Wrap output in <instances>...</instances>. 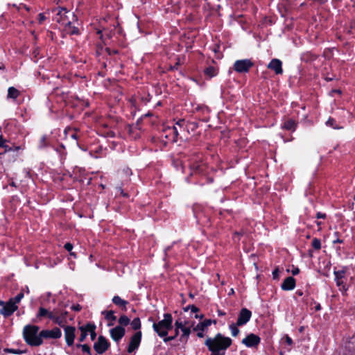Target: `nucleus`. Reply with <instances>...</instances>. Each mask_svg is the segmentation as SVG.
<instances>
[{
  "label": "nucleus",
  "instance_id": "1",
  "mask_svg": "<svg viewBox=\"0 0 355 355\" xmlns=\"http://www.w3.org/2000/svg\"><path fill=\"white\" fill-rule=\"evenodd\" d=\"M232 340L221 334H217L214 338H208L205 345L211 352V355H225L227 349L232 345Z\"/></svg>",
  "mask_w": 355,
  "mask_h": 355
},
{
  "label": "nucleus",
  "instance_id": "2",
  "mask_svg": "<svg viewBox=\"0 0 355 355\" xmlns=\"http://www.w3.org/2000/svg\"><path fill=\"white\" fill-rule=\"evenodd\" d=\"M23 336L25 341L31 346H39L42 343L39 327L36 325H26L23 329Z\"/></svg>",
  "mask_w": 355,
  "mask_h": 355
},
{
  "label": "nucleus",
  "instance_id": "3",
  "mask_svg": "<svg viewBox=\"0 0 355 355\" xmlns=\"http://www.w3.org/2000/svg\"><path fill=\"white\" fill-rule=\"evenodd\" d=\"M24 297L22 292L19 293L15 297L10 298L8 302L0 301V313L5 318L10 316L17 309V304Z\"/></svg>",
  "mask_w": 355,
  "mask_h": 355
},
{
  "label": "nucleus",
  "instance_id": "4",
  "mask_svg": "<svg viewBox=\"0 0 355 355\" xmlns=\"http://www.w3.org/2000/svg\"><path fill=\"white\" fill-rule=\"evenodd\" d=\"M172 322V315L170 313H165L162 320L153 323V328L159 336L165 337L173 327Z\"/></svg>",
  "mask_w": 355,
  "mask_h": 355
},
{
  "label": "nucleus",
  "instance_id": "5",
  "mask_svg": "<svg viewBox=\"0 0 355 355\" xmlns=\"http://www.w3.org/2000/svg\"><path fill=\"white\" fill-rule=\"evenodd\" d=\"M76 15L66 9L62 8L58 14L57 21L64 26L70 24V23L77 22Z\"/></svg>",
  "mask_w": 355,
  "mask_h": 355
},
{
  "label": "nucleus",
  "instance_id": "6",
  "mask_svg": "<svg viewBox=\"0 0 355 355\" xmlns=\"http://www.w3.org/2000/svg\"><path fill=\"white\" fill-rule=\"evenodd\" d=\"M253 66V62L249 59L239 60L234 64V69L238 73H247Z\"/></svg>",
  "mask_w": 355,
  "mask_h": 355
},
{
  "label": "nucleus",
  "instance_id": "7",
  "mask_svg": "<svg viewBox=\"0 0 355 355\" xmlns=\"http://www.w3.org/2000/svg\"><path fill=\"white\" fill-rule=\"evenodd\" d=\"M261 342L259 336L254 334H250L245 338H244L241 343L245 345L247 347L254 348L257 347Z\"/></svg>",
  "mask_w": 355,
  "mask_h": 355
},
{
  "label": "nucleus",
  "instance_id": "8",
  "mask_svg": "<svg viewBox=\"0 0 355 355\" xmlns=\"http://www.w3.org/2000/svg\"><path fill=\"white\" fill-rule=\"evenodd\" d=\"M163 133L164 134V137L168 141L171 142H176L178 137V130L177 129V126L172 127H166L163 129Z\"/></svg>",
  "mask_w": 355,
  "mask_h": 355
},
{
  "label": "nucleus",
  "instance_id": "9",
  "mask_svg": "<svg viewBox=\"0 0 355 355\" xmlns=\"http://www.w3.org/2000/svg\"><path fill=\"white\" fill-rule=\"evenodd\" d=\"M108 341L103 336H100L96 343L94 345V348L98 354L104 353L109 347Z\"/></svg>",
  "mask_w": 355,
  "mask_h": 355
},
{
  "label": "nucleus",
  "instance_id": "10",
  "mask_svg": "<svg viewBox=\"0 0 355 355\" xmlns=\"http://www.w3.org/2000/svg\"><path fill=\"white\" fill-rule=\"evenodd\" d=\"M252 313L246 308H243L239 312V317L236 321L238 326H243L251 318Z\"/></svg>",
  "mask_w": 355,
  "mask_h": 355
},
{
  "label": "nucleus",
  "instance_id": "11",
  "mask_svg": "<svg viewBox=\"0 0 355 355\" xmlns=\"http://www.w3.org/2000/svg\"><path fill=\"white\" fill-rule=\"evenodd\" d=\"M141 332L137 331L130 338V341L128 347V352L132 353L135 349H137L141 343Z\"/></svg>",
  "mask_w": 355,
  "mask_h": 355
},
{
  "label": "nucleus",
  "instance_id": "12",
  "mask_svg": "<svg viewBox=\"0 0 355 355\" xmlns=\"http://www.w3.org/2000/svg\"><path fill=\"white\" fill-rule=\"evenodd\" d=\"M62 336L61 330L55 327L51 330H42L40 331V336H42V340L43 338H59Z\"/></svg>",
  "mask_w": 355,
  "mask_h": 355
},
{
  "label": "nucleus",
  "instance_id": "13",
  "mask_svg": "<svg viewBox=\"0 0 355 355\" xmlns=\"http://www.w3.org/2000/svg\"><path fill=\"white\" fill-rule=\"evenodd\" d=\"M64 338L67 345L71 346L73 344L74 338L76 337V329L71 326H66L64 327Z\"/></svg>",
  "mask_w": 355,
  "mask_h": 355
},
{
  "label": "nucleus",
  "instance_id": "14",
  "mask_svg": "<svg viewBox=\"0 0 355 355\" xmlns=\"http://www.w3.org/2000/svg\"><path fill=\"white\" fill-rule=\"evenodd\" d=\"M111 338L115 341L119 342L125 335V329L121 326H116V327L110 330Z\"/></svg>",
  "mask_w": 355,
  "mask_h": 355
},
{
  "label": "nucleus",
  "instance_id": "15",
  "mask_svg": "<svg viewBox=\"0 0 355 355\" xmlns=\"http://www.w3.org/2000/svg\"><path fill=\"white\" fill-rule=\"evenodd\" d=\"M267 67L273 70L277 75L283 73L282 62L280 60L274 58L268 64Z\"/></svg>",
  "mask_w": 355,
  "mask_h": 355
},
{
  "label": "nucleus",
  "instance_id": "16",
  "mask_svg": "<svg viewBox=\"0 0 355 355\" xmlns=\"http://www.w3.org/2000/svg\"><path fill=\"white\" fill-rule=\"evenodd\" d=\"M295 287V279L293 277H286L282 284L281 288L284 291H291Z\"/></svg>",
  "mask_w": 355,
  "mask_h": 355
},
{
  "label": "nucleus",
  "instance_id": "17",
  "mask_svg": "<svg viewBox=\"0 0 355 355\" xmlns=\"http://www.w3.org/2000/svg\"><path fill=\"white\" fill-rule=\"evenodd\" d=\"M78 25V22L70 23V24L67 25L65 28V31L70 35H78L79 29L77 26Z\"/></svg>",
  "mask_w": 355,
  "mask_h": 355
},
{
  "label": "nucleus",
  "instance_id": "18",
  "mask_svg": "<svg viewBox=\"0 0 355 355\" xmlns=\"http://www.w3.org/2000/svg\"><path fill=\"white\" fill-rule=\"evenodd\" d=\"M112 301L115 305L122 308L125 311L126 310V306L128 302L121 299L119 296H114Z\"/></svg>",
  "mask_w": 355,
  "mask_h": 355
},
{
  "label": "nucleus",
  "instance_id": "19",
  "mask_svg": "<svg viewBox=\"0 0 355 355\" xmlns=\"http://www.w3.org/2000/svg\"><path fill=\"white\" fill-rule=\"evenodd\" d=\"M19 94V91L14 87H10L8 89V98H9L16 99Z\"/></svg>",
  "mask_w": 355,
  "mask_h": 355
},
{
  "label": "nucleus",
  "instance_id": "20",
  "mask_svg": "<svg viewBox=\"0 0 355 355\" xmlns=\"http://www.w3.org/2000/svg\"><path fill=\"white\" fill-rule=\"evenodd\" d=\"M345 271L344 270H338L334 271L335 280L337 286H340L343 284L342 279L344 277Z\"/></svg>",
  "mask_w": 355,
  "mask_h": 355
},
{
  "label": "nucleus",
  "instance_id": "21",
  "mask_svg": "<svg viewBox=\"0 0 355 355\" xmlns=\"http://www.w3.org/2000/svg\"><path fill=\"white\" fill-rule=\"evenodd\" d=\"M86 326H87V334L89 333L92 340H94L96 336V334L95 332V329H96L95 324H91V323H87L86 324Z\"/></svg>",
  "mask_w": 355,
  "mask_h": 355
},
{
  "label": "nucleus",
  "instance_id": "22",
  "mask_svg": "<svg viewBox=\"0 0 355 355\" xmlns=\"http://www.w3.org/2000/svg\"><path fill=\"white\" fill-rule=\"evenodd\" d=\"M211 320H205V321L200 322L197 324L196 327L194 329L195 330H200L203 331L205 328L211 325Z\"/></svg>",
  "mask_w": 355,
  "mask_h": 355
},
{
  "label": "nucleus",
  "instance_id": "23",
  "mask_svg": "<svg viewBox=\"0 0 355 355\" xmlns=\"http://www.w3.org/2000/svg\"><path fill=\"white\" fill-rule=\"evenodd\" d=\"M296 127V123L295 121L292 119H289L286 121L283 125V128L288 130H295Z\"/></svg>",
  "mask_w": 355,
  "mask_h": 355
},
{
  "label": "nucleus",
  "instance_id": "24",
  "mask_svg": "<svg viewBox=\"0 0 355 355\" xmlns=\"http://www.w3.org/2000/svg\"><path fill=\"white\" fill-rule=\"evenodd\" d=\"M53 322L62 327H64V323L66 322V320L64 319V316H63L62 313H58V315L56 316Z\"/></svg>",
  "mask_w": 355,
  "mask_h": 355
},
{
  "label": "nucleus",
  "instance_id": "25",
  "mask_svg": "<svg viewBox=\"0 0 355 355\" xmlns=\"http://www.w3.org/2000/svg\"><path fill=\"white\" fill-rule=\"evenodd\" d=\"M181 331H182L181 338H184L187 340L191 333L190 326L185 322V325L181 329Z\"/></svg>",
  "mask_w": 355,
  "mask_h": 355
},
{
  "label": "nucleus",
  "instance_id": "26",
  "mask_svg": "<svg viewBox=\"0 0 355 355\" xmlns=\"http://www.w3.org/2000/svg\"><path fill=\"white\" fill-rule=\"evenodd\" d=\"M79 329L81 331V334H80V336L79 337L78 340H79V342L81 343L85 340V339L86 338V337L87 336V326L86 325L80 326L79 327Z\"/></svg>",
  "mask_w": 355,
  "mask_h": 355
},
{
  "label": "nucleus",
  "instance_id": "27",
  "mask_svg": "<svg viewBox=\"0 0 355 355\" xmlns=\"http://www.w3.org/2000/svg\"><path fill=\"white\" fill-rule=\"evenodd\" d=\"M49 310L44 308V307H40L38 310V313L37 314V318H48L49 314Z\"/></svg>",
  "mask_w": 355,
  "mask_h": 355
},
{
  "label": "nucleus",
  "instance_id": "28",
  "mask_svg": "<svg viewBox=\"0 0 355 355\" xmlns=\"http://www.w3.org/2000/svg\"><path fill=\"white\" fill-rule=\"evenodd\" d=\"M131 327L134 330L139 329L141 327V321L139 318H135L133 319V320L130 322Z\"/></svg>",
  "mask_w": 355,
  "mask_h": 355
},
{
  "label": "nucleus",
  "instance_id": "29",
  "mask_svg": "<svg viewBox=\"0 0 355 355\" xmlns=\"http://www.w3.org/2000/svg\"><path fill=\"white\" fill-rule=\"evenodd\" d=\"M238 325L236 324H231L230 325V329L231 331V333H232V336H234V337H236L239 335V332H240V330L238 329Z\"/></svg>",
  "mask_w": 355,
  "mask_h": 355
},
{
  "label": "nucleus",
  "instance_id": "30",
  "mask_svg": "<svg viewBox=\"0 0 355 355\" xmlns=\"http://www.w3.org/2000/svg\"><path fill=\"white\" fill-rule=\"evenodd\" d=\"M205 73L206 75L211 78L216 75V70L214 67H209L205 69Z\"/></svg>",
  "mask_w": 355,
  "mask_h": 355
},
{
  "label": "nucleus",
  "instance_id": "31",
  "mask_svg": "<svg viewBox=\"0 0 355 355\" xmlns=\"http://www.w3.org/2000/svg\"><path fill=\"white\" fill-rule=\"evenodd\" d=\"M103 313L105 314V319L107 320L115 321L116 319L112 311H105Z\"/></svg>",
  "mask_w": 355,
  "mask_h": 355
},
{
  "label": "nucleus",
  "instance_id": "32",
  "mask_svg": "<svg viewBox=\"0 0 355 355\" xmlns=\"http://www.w3.org/2000/svg\"><path fill=\"white\" fill-rule=\"evenodd\" d=\"M119 326H127L130 323V319L126 315H121L119 319Z\"/></svg>",
  "mask_w": 355,
  "mask_h": 355
},
{
  "label": "nucleus",
  "instance_id": "33",
  "mask_svg": "<svg viewBox=\"0 0 355 355\" xmlns=\"http://www.w3.org/2000/svg\"><path fill=\"white\" fill-rule=\"evenodd\" d=\"M58 312L59 311L55 309H53V311H49L48 314V318L53 322L56 316L58 315Z\"/></svg>",
  "mask_w": 355,
  "mask_h": 355
},
{
  "label": "nucleus",
  "instance_id": "34",
  "mask_svg": "<svg viewBox=\"0 0 355 355\" xmlns=\"http://www.w3.org/2000/svg\"><path fill=\"white\" fill-rule=\"evenodd\" d=\"M312 246L315 250H320L321 248V241L317 238H314L312 241Z\"/></svg>",
  "mask_w": 355,
  "mask_h": 355
},
{
  "label": "nucleus",
  "instance_id": "35",
  "mask_svg": "<svg viewBox=\"0 0 355 355\" xmlns=\"http://www.w3.org/2000/svg\"><path fill=\"white\" fill-rule=\"evenodd\" d=\"M46 146H47L46 137L45 135H44L40 139L38 147L40 148H43Z\"/></svg>",
  "mask_w": 355,
  "mask_h": 355
},
{
  "label": "nucleus",
  "instance_id": "36",
  "mask_svg": "<svg viewBox=\"0 0 355 355\" xmlns=\"http://www.w3.org/2000/svg\"><path fill=\"white\" fill-rule=\"evenodd\" d=\"M76 347L78 348H81L83 352H86L89 354H90V347L87 345H81V344H77Z\"/></svg>",
  "mask_w": 355,
  "mask_h": 355
},
{
  "label": "nucleus",
  "instance_id": "37",
  "mask_svg": "<svg viewBox=\"0 0 355 355\" xmlns=\"http://www.w3.org/2000/svg\"><path fill=\"white\" fill-rule=\"evenodd\" d=\"M335 123H336V121H335V119H333V118H329V119L327 121V122H326V124H327V125H328V126H330V127H331V128H334V129H338V128H339L338 127H337V126L335 125Z\"/></svg>",
  "mask_w": 355,
  "mask_h": 355
},
{
  "label": "nucleus",
  "instance_id": "38",
  "mask_svg": "<svg viewBox=\"0 0 355 355\" xmlns=\"http://www.w3.org/2000/svg\"><path fill=\"white\" fill-rule=\"evenodd\" d=\"M175 327H176V329H175V333H176V335L178 334V330L179 329H182L184 325H185V323L184 324H182V322H179L178 320L175 322Z\"/></svg>",
  "mask_w": 355,
  "mask_h": 355
},
{
  "label": "nucleus",
  "instance_id": "39",
  "mask_svg": "<svg viewBox=\"0 0 355 355\" xmlns=\"http://www.w3.org/2000/svg\"><path fill=\"white\" fill-rule=\"evenodd\" d=\"M185 124H186V122L184 120H180L173 126H178L180 128V129H182V128L184 129Z\"/></svg>",
  "mask_w": 355,
  "mask_h": 355
},
{
  "label": "nucleus",
  "instance_id": "40",
  "mask_svg": "<svg viewBox=\"0 0 355 355\" xmlns=\"http://www.w3.org/2000/svg\"><path fill=\"white\" fill-rule=\"evenodd\" d=\"M46 19L45 15L43 13H40L38 15V21L40 24H42Z\"/></svg>",
  "mask_w": 355,
  "mask_h": 355
},
{
  "label": "nucleus",
  "instance_id": "41",
  "mask_svg": "<svg viewBox=\"0 0 355 355\" xmlns=\"http://www.w3.org/2000/svg\"><path fill=\"white\" fill-rule=\"evenodd\" d=\"M178 335H175L173 336H168L166 337V336L165 337H163L164 338V342L165 343H167V342H169L171 340H173V339H175V338Z\"/></svg>",
  "mask_w": 355,
  "mask_h": 355
},
{
  "label": "nucleus",
  "instance_id": "42",
  "mask_svg": "<svg viewBox=\"0 0 355 355\" xmlns=\"http://www.w3.org/2000/svg\"><path fill=\"white\" fill-rule=\"evenodd\" d=\"M64 248L69 251V252H71L73 249V245L70 243H67L65 245H64Z\"/></svg>",
  "mask_w": 355,
  "mask_h": 355
},
{
  "label": "nucleus",
  "instance_id": "43",
  "mask_svg": "<svg viewBox=\"0 0 355 355\" xmlns=\"http://www.w3.org/2000/svg\"><path fill=\"white\" fill-rule=\"evenodd\" d=\"M279 269L278 268H275L273 270V272H272L273 278L274 279H278L279 278Z\"/></svg>",
  "mask_w": 355,
  "mask_h": 355
},
{
  "label": "nucleus",
  "instance_id": "44",
  "mask_svg": "<svg viewBox=\"0 0 355 355\" xmlns=\"http://www.w3.org/2000/svg\"><path fill=\"white\" fill-rule=\"evenodd\" d=\"M189 308H191L190 310L192 313H196L198 311V309L194 305H189Z\"/></svg>",
  "mask_w": 355,
  "mask_h": 355
},
{
  "label": "nucleus",
  "instance_id": "45",
  "mask_svg": "<svg viewBox=\"0 0 355 355\" xmlns=\"http://www.w3.org/2000/svg\"><path fill=\"white\" fill-rule=\"evenodd\" d=\"M285 340H286V343L288 345H292L293 340H292V339L288 336H286Z\"/></svg>",
  "mask_w": 355,
  "mask_h": 355
},
{
  "label": "nucleus",
  "instance_id": "46",
  "mask_svg": "<svg viewBox=\"0 0 355 355\" xmlns=\"http://www.w3.org/2000/svg\"><path fill=\"white\" fill-rule=\"evenodd\" d=\"M71 309L76 311H79L81 309V306L79 304L73 305Z\"/></svg>",
  "mask_w": 355,
  "mask_h": 355
},
{
  "label": "nucleus",
  "instance_id": "47",
  "mask_svg": "<svg viewBox=\"0 0 355 355\" xmlns=\"http://www.w3.org/2000/svg\"><path fill=\"white\" fill-rule=\"evenodd\" d=\"M316 217L318 218H325L326 215H325V214H322V213L318 212L316 214Z\"/></svg>",
  "mask_w": 355,
  "mask_h": 355
},
{
  "label": "nucleus",
  "instance_id": "48",
  "mask_svg": "<svg viewBox=\"0 0 355 355\" xmlns=\"http://www.w3.org/2000/svg\"><path fill=\"white\" fill-rule=\"evenodd\" d=\"M6 140L3 139L2 135H0V147L4 146Z\"/></svg>",
  "mask_w": 355,
  "mask_h": 355
},
{
  "label": "nucleus",
  "instance_id": "49",
  "mask_svg": "<svg viewBox=\"0 0 355 355\" xmlns=\"http://www.w3.org/2000/svg\"><path fill=\"white\" fill-rule=\"evenodd\" d=\"M300 272V269L298 268H296L292 270V274L293 275H296Z\"/></svg>",
  "mask_w": 355,
  "mask_h": 355
},
{
  "label": "nucleus",
  "instance_id": "50",
  "mask_svg": "<svg viewBox=\"0 0 355 355\" xmlns=\"http://www.w3.org/2000/svg\"><path fill=\"white\" fill-rule=\"evenodd\" d=\"M1 147L5 149V152H8V151L11 150V148L9 147L8 145H5L4 144V146H1Z\"/></svg>",
  "mask_w": 355,
  "mask_h": 355
},
{
  "label": "nucleus",
  "instance_id": "51",
  "mask_svg": "<svg viewBox=\"0 0 355 355\" xmlns=\"http://www.w3.org/2000/svg\"><path fill=\"white\" fill-rule=\"evenodd\" d=\"M217 312H218V315L219 316H223V315H225V312H223V311H222L221 310H218V311H217Z\"/></svg>",
  "mask_w": 355,
  "mask_h": 355
},
{
  "label": "nucleus",
  "instance_id": "52",
  "mask_svg": "<svg viewBox=\"0 0 355 355\" xmlns=\"http://www.w3.org/2000/svg\"><path fill=\"white\" fill-rule=\"evenodd\" d=\"M71 137L75 140H77L78 139V135L76 134V133H73L71 135Z\"/></svg>",
  "mask_w": 355,
  "mask_h": 355
},
{
  "label": "nucleus",
  "instance_id": "53",
  "mask_svg": "<svg viewBox=\"0 0 355 355\" xmlns=\"http://www.w3.org/2000/svg\"><path fill=\"white\" fill-rule=\"evenodd\" d=\"M8 351L9 352H11V353H13V354H19V353L17 350L12 349H8Z\"/></svg>",
  "mask_w": 355,
  "mask_h": 355
},
{
  "label": "nucleus",
  "instance_id": "54",
  "mask_svg": "<svg viewBox=\"0 0 355 355\" xmlns=\"http://www.w3.org/2000/svg\"><path fill=\"white\" fill-rule=\"evenodd\" d=\"M197 336H198L199 338H202V337H203V336H204L203 333H202V331H200V332H198V333L197 334Z\"/></svg>",
  "mask_w": 355,
  "mask_h": 355
},
{
  "label": "nucleus",
  "instance_id": "55",
  "mask_svg": "<svg viewBox=\"0 0 355 355\" xmlns=\"http://www.w3.org/2000/svg\"><path fill=\"white\" fill-rule=\"evenodd\" d=\"M59 313H62L63 316H64V319H66V316L67 315V311H64V312H60L59 311Z\"/></svg>",
  "mask_w": 355,
  "mask_h": 355
},
{
  "label": "nucleus",
  "instance_id": "56",
  "mask_svg": "<svg viewBox=\"0 0 355 355\" xmlns=\"http://www.w3.org/2000/svg\"><path fill=\"white\" fill-rule=\"evenodd\" d=\"M71 130V128H67L65 130H64V134L67 135L68 131H70Z\"/></svg>",
  "mask_w": 355,
  "mask_h": 355
},
{
  "label": "nucleus",
  "instance_id": "57",
  "mask_svg": "<svg viewBox=\"0 0 355 355\" xmlns=\"http://www.w3.org/2000/svg\"><path fill=\"white\" fill-rule=\"evenodd\" d=\"M70 255L76 257V254L71 251L70 252Z\"/></svg>",
  "mask_w": 355,
  "mask_h": 355
},
{
  "label": "nucleus",
  "instance_id": "58",
  "mask_svg": "<svg viewBox=\"0 0 355 355\" xmlns=\"http://www.w3.org/2000/svg\"><path fill=\"white\" fill-rule=\"evenodd\" d=\"M10 184L12 187H16L15 183L14 182H12Z\"/></svg>",
  "mask_w": 355,
  "mask_h": 355
},
{
  "label": "nucleus",
  "instance_id": "59",
  "mask_svg": "<svg viewBox=\"0 0 355 355\" xmlns=\"http://www.w3.org/2000/svg\"><path fill=\"white\" fill-rule=\"evenodd\" d=\"M191 308H189V306L185 307L184 309L185 311H187L188 310H189Z\"/></svg>",
  "mask_w": 355,
  "mask_h": 355
},
{
  "label": "nucleus",
  "instance_id": "60",
  "mask_svg": "<svg viewBox=\"0 0 355 355\" xmlns=\"http://www.w3.org/2000/svg\"><path fill=\"white\" fill-rule=\"evenodd\" d=\"M342 241L339 239L334 241V243H341Z\"/></svg>",
  "mask_w": 355,
  "mask_h": 355
},
{
  "label": "nucleus",
  "instance_id": "61",
  "mask_svg": "<svg viewBox=\"0 0 355 355\" xmlns=\"http://www.w3.org/2000/svg\"><path fill=\"white\" fill-rule=\"evenodd\" d=\"M320 305L319 304L316 306V310H320Z\"/></svg>",
  "mask_w": 355,
  "mask_h": 355
},
{
  "label": "nucleus",
  "instance_id": "62",
  "mask_svg": "<svg viewBox=\"0 0 355 355\" xmlns=\"http://www.w3.org/2000/svg\"><path fill=\"white\" fill-rule=\"evenodd\" d=\"M142 100H143V101H144V98H142ZM148 101H149V99H148V98H145V102H148Z\"/></svg>",
  "mask_w": 355,
  "mask_h": 355
},
{
  "label": "nucleus",
  "instance_id": "63",
  "mask_svg": "<svg viewBox=\"0 0 355 355\" xmlns=\"http://www.w3.org/2000/svg\"><path fill=\"white\" fill-rule=\"evenodd\" d=\"M297 293L299 295H302V292H300V291H297Z\"/></svg>",
  "mask_w": 355,
  "mask_h": 355
},
{
  "label": "nucleus",
  "instance_id": "64",
  "mask_svg": "<svg viewBox=\"0 0 355 355\" xmlns=\"http://www.w3.org/2000/svg\"><path fill=\"white\" fill-rule=\"evenodd\" d=\"M177 129L179 130H181V129H180V128L178 126H177Z\"/></svg>",
  "mask_w": 355,
  "mask_h": 355
}]
</instances>
